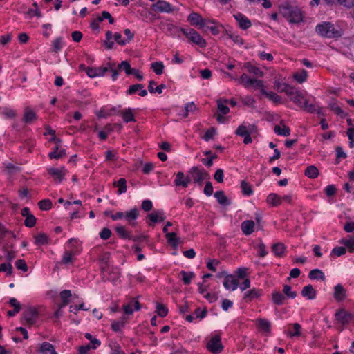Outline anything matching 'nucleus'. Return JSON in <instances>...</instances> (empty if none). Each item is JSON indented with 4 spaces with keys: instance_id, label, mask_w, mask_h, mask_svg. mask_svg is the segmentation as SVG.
<instances>
[{
    "instance_id": "obj_12",
    "label": "nucleus",
    "mask_w": 354,
    "mask_h": 354,
    "mask_svg": "<svg viewBox=\"0 0 354 354\" xmlns=\"http://www.w3.org/2000/svg\"><path fill=\"white\" fill-rule=\"evenodd\" d=\"M133 307L134 308V310L137 311L141 309L140 303L134 298H131L127 304L123 305V310L124 313L128 315L133 314Z\"/></svg>"
},
{
    "instance_id": "obj_29",
    "label": "nucleus",
    "mask_w": 354,
    "mask_h": 354,
    "mask_svg": "<svg viewBox=\"0 0 354 354\" xmlns=\"http://www.w3.org/2000/svg\"><path fill=\"white\" fill-rule=\"evenodd\" d=\"M254 222L252 220L244 221L241 223V230L245 235H250L253 233L254 228Z\"/></svg>"
},
{
    "instance_id": "obj_25",
    "label": "nucleus",
    "mask_w": 354,
    "mask_h": 354,
    "mask_svg": "<svg viewBox=\"0 0 354 354\" xmlns=\"http://www.w3.org/2000/svg\"><path fill=\"white\" fill-rule=\"evenodd\" d=\"M37 119V115L35 112L29 107H26L24 110L23 121L26 124H30Z\"/></svg>"
},
{
    "instance_id": "obj_21",
    "label": "nucleus",
    "mask_w": 354,
    "mask_h": 354,
    "mask_svg": "<svg viewBox=\"0 0 354 354\" xmlns=\"http://www.w3.org/2000/svg\"><path fill=\"white\" fill-rule=\"evenodd\" d=\"M262 292H263L262 290L252 288V289L247 291L246 292H245L243 299L245 302H250L252 300H253L254 299H257L259 297H261L262 295Z\"/></svg>"
},
{
    "instance_id": "obj_54",
    "label": "nucleus",
    "mask_w": 354,
    "mask_h": 354,
    "mask_svg": "<svg viewBox=\"0 0 354 354\" xmlns=\"http://www.w3.org/2000/svg\"><path fill=\"white\" fill-rule=\"evenodd\" d=\"M180 274L183 276L182 280L185 285L190 284L192 279L195 277L193 272H187L185 270H182Z\"/></svg>"
},
{
    "instance_id": "obj_46",
    "label": "nucleus",
    "mask_w": 354,
    "mask_h": 354,
    "mask_svg": "<svg viewBox=\"0 0 354 354\" xmlns=\"http://www.w3.org/2000/svg\"><path fill=\"white\" fill-rule=\"evenodd\" d=\"M109 254L106 253L100 258V266L102 272H106L109 266Z\"/></svg>"
},
{
    "instance_id": "obj_59",
    "label": "nucleus",
    "mask_w": 354,
    "mask_h": 354,
    "mask_svg": "<svg viewBox=\"0 0 354 354\" xmlns=\"http://www.w3.org/2000/svg\"><path fill=\"white\" fill-rule=\"evenodd\" d=\"M180 32L186 37V38L188 39V41L190 42L194 36V34L196 32V30L191 28H180Z\"/></svg>"
},
{
    "instance_id": "obj_58",
    "label": "nucleus",
    "mask_w": 354,
    "mask_h": 354,
    "mask_svg": "<svg viewBox=\"0 0 354 354\" xmlns=\"http://www.w3.org/2000/svg\"><path fill=\"white\" fill-rule=\"evenodd\" d=\"M335 151H336L335 164L337 165L339 163V159L340 158L345 159L347 157V155L344 151L343 148L340 146L336 147Z\"/></svg>"
},
{
    "instance_id": "obj_26",
    "label": "nucleus",
    "mask_w": 354,
    "mask_h": 354,
    "mask_svg": "<svg viewBox=\"0 0 354 354\" xmlns=\"http://www.w3.org/2000/svg\"><path fill=\"white\" fill-rule=\"evenodd\" d=\"M256 130V127L254 124L249 125L248 127L244 124L239 125L236 129L235 133L239 136H244L248 133H253Z\"/></svg>"
},
{
    "instance_id": "obj_13",
    "label": "nucleus",
    "mask_w": 354,
    "mask_h": 354,
    "mask_svg": "<svg viewBox=\"0 0 354 354\" xmlns=\"http://www.w3.org/2000/svg\"><path fill=\"white\" fill-rule=\"evenodd\" d=\"M160 28L169 36H176L180 32V28L169 23H161Z\"/></svg>"
},
{
    "instance_id": "obj_30",
    "label": "nucleus",
    "mask_w": 354,
    "mask_h": 354,
    "mask_svg": "<svg viewBox=\"0 0 354 354\" xmlns=\"http://www.w3.org/2000/svg\"><path fill=\"white\" fill-rule=\"evenodd\" d=\"M243 68H245L248 73H252L257 77H263L264 75V73L261 71L259 68L252 65L250 62L245 63Z\"/></svg>"
},
{
    "instance_id": "obj_42",
    "label": "nucleus",
    "mask_w": 354,
    "mask_h": 354,
    "mask_svg": "<svg viewBox=\"0 0 354 354\" xmlns=\"http://www.w3.org/2000/svg\"><path fill=\"white\" fill-rule=\"evenodd\" d=\"M154 85H156V82L154 80H151L148 86V90L151 93H158V94H161L162 90L166 88V85L164 84H161L156 86V88L153 87Z\"/></svg>"
},
{
    "instance_id": "obj_3",
    "label": "nucleus",
    "mask_w": 354,
    "mask_h": 354,
    "mask_svg": "<svg viewBox=\"0 0 354 354\" xmlns=\"http://www.w3.org/2000/svg\"><path fill=\"white\" fill-rule=\"evenodd\" d=\"M315 32L324 38L337 39L342 37V32L335 28L330 22L324 21L315 27Z\"/></svg>"
},
{
    "instance_id": "obj_44",
    "label": "nucleus",
    "mask_w": 354,
    "mask_h": 354,
    "mask_svg": "<svg viewBox=\"0 0 354 354\" xmlns=\"http://www.w3.org/2000/svg\"><path fill=\"white\" fill-rule=\"evenodd\" d=\"M328 108L335 112V114L339 115L341 118H344L348 115V113L344 112L339 106L335 102H331L328 105Z\"/></svg>"
},
{
    "instance_id": "obj_4",
    "label": "nucleus",
    "mask_w": 354,
    "mask_h": 354,
    "mask_svg": "<svg viewBox=\"0 0 354 354\" xmlns=\"http://www.w3.org/2000/svg\"><path fill=\"white\" fill-rule=\"evenodd\" d=\"M188 176L191 178V182L201 186L203 180L209 179L210 176L209 173L203 168H200L198 166H194L187 171Z\"/></svg>"
},
{
    "instance_id": "obj_55",
    "label": "nucleus",
    "mask_w": 354,
    "mask_h": 354,
    "mask_svg": "<svg viewBox=\"0 0 354 354\" xmlns=\"http://www.w3.org/2000/svg\"><path fill=\"white\" fill-rule=\"evenodd\" d=\"M52 202L50 199H43L38 203L39 209L42 211H47L52 208Z\"/></svg>"
},
{
    "instance_id": "obj_47",
    "label": "nucleus",
    "mask_w": 354,
    "mask_h": 354,
    "mask_svg": "<svg viewBox=\"0 0 354 354\" xmlns=\"http://www.w3.org/2000/svg\"><path fill=\"white\" fill-rule=\"evenodd\" d=\"M48 243V237L44 233H39L35 236V244L37 245H44Z\"/></svg>"
},
{
    "instance_id": "obj_20",
    "label": "nucleus",
    "mask_w": 354,
    "mask_h": 354,
    "mask_svg": "<svg viewBox=\"0 0 354 354\" xmlns=\"http://www.w3.org/2000/svg\"><path fill=\"white\" fill-rule=\"evenodd\" d=\"M66 156V150L61 147L54 146L52 148V151L48 153L50 159H61Z\"/></svg>"
},
{
    "instance_id": "obj_2",
    "label": "nucleus",
    "mask_w": 354,
    "mask_h": 354,
    "mask_svg": "<svg viewBox=\"0 0 354 354\" xmlns=\"http://www.w3.org/2000/svg\"><path fill=\"white\" fill-rule=\"evenodd\" d=\"M111 72V78L113 81L118 78L119 73L115 68V64L113 62H109L107 66L105 67H87L86 74L89 77L94 78L96 77L104 76V74L108 72Z\"/></svg>"
},
{
    "instance_id": "obj_32",
    "label": "nucleus",
    "mask_w": 354,
    "mask_h": 354,
    "mask_svg": "<svg viewBox=\"0 0 354 354\" xmlns=\"http://www.w3.org/2000/svg\"><path fill=\"white\" fill-rule=\"evenodd\" d=\"M290 100L294 102L297 105H298L299 107L303 108L306 99L301 94V93L295 90V94L292 95Z\"/></svg>"
},
{
    "instance_id": "obj_38",
    "label": "nucleus",
    "mask_w": 354,
    "mask_h": 354,
    "mask_svg": "<svg viewBox=\"0 0 354 354\" xmlns=\"http://www.w3.org/2000/svg\"><path fill=\"white\" fill-rule=\"evenodd\" d=\"M280 124L283 126V128H281L279 125H275L274 128V131L280 136H288L290 134V129L285 125L283 122L281 121L280 122Z\"/></svg>"
},
{
    "instance_id": "obj_62",
    "label": "nucleus",
    "mask_w": 354,
    "mask_h": 354,
    "mask_svg": "<svg viewBox=\"0 0 354 354\" xmlns=\"http://www.w3.org/2000/svg\"><path fill=\"white\" fill-rule=\"evenodd\" d=\"M98 21H102L104 19H108L109 22L111 24H113L115 21L114 19L112 17L111 15L107 11H103L102 12V16H100L97 18Z\"/></svg>"
},
{
    "instance_id": "obj_49",
    "label": "nucleus",
    "mask_w": 354,
    "mask_h": 354,
    "mask_svg": "<svg viewBox=\"0 0 354 354\" xmlns=\"http://www.w3.org/2000/svg\"><path fill=\"white\" fill-rule=\"evenodd\" d=\"M308 77V73L305 69H302L300 72H297L293 74V78L301 84L306 80Z\"/></svg>"
},
{
    "instance_id": "obj_64",
    "label": "nucleus",
    "mask_w": 354,
    "mask_h": 354,
    "mask_svg": "<svg viewBox=\"0 0 354 354\" xmlns=\"http://www.w3.org/2000/svg\"><path fill=\"white\" fill-rule=\"evenodd\" d=\"M110 348L111 350V354H125L124 351L121 349L120 345L117 342L111 344Z\"/></svg>"
},
{
    "instance_id": "obj_33",
    "label": "nucleus",
    "mask_w": 354,
    "mask_h": 354,
    "mask_svg": "<svg viewBox=\"0 0 354 354\" xmlns=\"http://www.w3.org/2000/svg\"><path fill=\"white\" fill-rule=\"evenodd\" d=\"M113 187L118 188L117 191L118 194H122L127 192V181L124 178H121L118 180L114 181L113 183Z\"/></svg>"
},
{
    "instance_id": "obj_19",
    "label": "nucleus",
    "mask_w": 354,
    "mask_h": 354,
    "mask_svg": "<svg viewBox=\"0 0 354 354\" xmlns=\"http://www.w3.org/2000/svg\"><path fill=\"white\" fill-rule=\"evenodd\" d=\"M234 17L238 21L239 26L242 30H246L252 26L250 20L242 13L234 15Z\"/></svg>"
},
{
    "instance_id": "obj_31",
    "label": "nucleus",
    "mask_w": 354,
    "mask_h": 354,
    "mask_svg": "<svg viewBox=\"0 0 354 354\" xmlns=\"http://www.w3.org/2000/svg\"><path fill=\"white\" fill-rule=\"evenodd\" d=\"M266 202L273 207H277L282 203V198L278 194L271 193L267 196Z\"/></svg>"
},
{
    "instance_id": "obj_18",
    "label": "nucleus",
    "mask_w": 354,
    "mask_h": 354,
    "mask_svg": "<svg viewBox=\"0 0 354 354\" xmlns=\"http://www.w3.org/2000/svg\"><path fill=\"white\" fill-rule=\"evenodd\" d=\"M333 297L338 302L342 301L346 298V290L342 284L339 283L334 287Z\"/></svg>"
},
{
    "instance_id": "obj_43",
    "label": "nucleus",
    "mask_w": 354,
    "mask_h": 354,
    "mask_svg": "<svg viewBox=\"0 0 354 354\" xmlns=\"http://www.w3.org/2000/svg\"><path fill=\"white\" fill-rule=\"evenodd\" d=\"M308 277L312 280L320 279L322 281H324L326 279L324 272L321 270L317 268L310 271Z\"/></svg>"
},
{
    "instance_id": "obj_14",
    "label": "nucleus",
    "mask_w": 354,
    "mask_h": 354,
    "mask_svg": "<svg viewBox=\"0 0 354 354\" xmlns=\"http://www.w3.org/2000/svg\"><path fill=\"white\" fill-rule=\"evenodd\" d=\"M47 171L48 174L57 180L59 183L64 180L66 171L64 167H62L60 169L55 167H50L48 168Z\"/></svg>"
},
{
    "instance_id": "obj_15",
    "label": "nucleus",
    "mask_w": 354,
    "mask_h": 354,
    "mask_svg": "<svg viewBox=\"0 0 354 354\" xmlns=\"http://www.w3.org/2000/svg\"><path fill=\"white\" fill-rule=\"evenodd\" d=\"M124 217L128 222V223L132 227L136 226L137 223L135 221L139 216V210L135 207L129 211L126 212Z\"/></svg>"
},
{
    "instance_id": "obj_37",
    "label": "nucleus",
    "mask_w": 354,
    "mask_h": 354,
    "mask_svg": "<svg viewBox=\"0 0 354 354\" xmlns=\"http://www.w3.org/2000/svg\"><path fill=\"white\" fill-rule=\"evenodd\" d=\"M39 351L41 354H57L53 346L48 342H43Z\"/></svg>"
},
{
    "instance_id": "obj_9",
    "label": "nucleus",
    "mask_w": 354,
    "mask_h": 354,
    "mask_svg": "<svg viewBox=\"0 0 354 354\" xmlns=\"http://www.w3.org/2000/svg\"><path fill=\"white\" fill-rule=\"evenodd\" d=\"M206 19L202 18L197 12H192L187 17V21L192 26H198L199 28L204 29L206 25Z\"/></svg>"
},
{
    "instance_id": "obj_61",
    "label": "nucleus",
    "mask_w": 354,
    "mask_h": 354,
    "mask_svg": "<svg viewBox=\"0 0 354 354\" xmlns=\"http://www.w3.org/2000/svg\"><path fill=\"white\" fill-rule=\"evenodd\" d=\"M144 85L141 84H136L131 85L128 90L126 91L127 95H131L135 94L137 91L140 90V88H143Z\"/></svg>"
},
{
    "instance_id": "obj_51",
    "label": "nucleus",
    "mask_w": 354,
    "mask_h": 354,
    "mask_svg": "<svg viewBox=\"0 0 354 354\" xmlns=\"http://www.w3.org/2000/svg\"><path fill=\"white\" fill-rule=\"evenodd\" d=\"M196 109V106L194 102L187 103L184 109L181 111L180 113L183 118H186L188 116L189 112H193Z\"/></svg>"
},
{
    "instance_id": "obj_60",
    "label": "nucleus",
    "mask_w": 354,
    "mask_h": 354,
    "mask_svg": "<svg viewBox=\"0 0 354 354\" xmlns=\"http://www.w3.org/2000/svg\"><path fill=\"white\" fill-rule=\"evenodd\" d=\"M156 312L161 317H165L168 314V308L162 304H158L156 306Z\"/></svg>"
},
{
    "instance_id": "obj_22",
    "label": "nucleus",
    "mask_w": 354,
    "mask_h": 354,
    "mask_svg": "<svg viewBox=\"0 0 354 354\" xmlns=\"http://www.w3.org/2000/svg\"><path fill=\"white\" fill-rule=\"evenodd\" d=\"M301 295L308 299H314L316 297L317 292L312 285L304 286L301 292Z\"/></svg>"
},
{
    "instance_id": "obj_27",
    "label": "nucleus",
    "mask_w": 354,
    "mask_h": 354,
    "mask_svg": "<svg viewBox=\"0 0 354 354\" xmlns=\"http://www.w3.org/2000/svg\"><path fill=\"white\" fill-rule=\"evenodd\" d=\"M115 232L120 239L130 240L131 238V232L127 230V229L124 226H122V225L115 226Z\"/></svg>"
},
{
    "instance_id": "obj_34",
    "label": "nucleus",
    "mask_w": 354,
    "mask_h": 354,
    "mask_svg": "<svg viewBox=\"0 0 354 354\" xmlns=\"http://www.w3.org/2000/svg\"><path fill=\"white\" fill-rule=\"evenodd\" d=\"M122 120L124 122H136L133 109L131 108L125 109L121 112Z\"/></svg>"
},
{
    "instance_id": "obj_35",
    "label": "nucleus",
    "mask_w": 354,
    "mask_h": 354,
    "mask_svg": "<svg viewBox=\"0 0 354 354\" xmlns=\"http://www.w3.org/2000/svg\"><path fill=\"white\" fill-rule=\"evenodd\" d=\"M238 81L239 83L243 84L245 88H248L252 86L254 82H256V79L250 77L246 73H243Z\"/></svg>"
},
{
    "instance_id": "obj_63",
    "label": "nucleus",
    "mask_w": 354,
    "mask_h": 354,
    "mask_svg": "<svg viewBox=\"0 0 354 354\" xmlns=\"http://www.w3.org/2000/svg\"><path fill=\"white\" fill-rule=\"evenodd\" d=\"M37 218L33 214L29 215L26 217L24 221L25 226L28 227H33L36 224Z\"/></svg>"
},
{
    "instance_id": "obj_36",
    "label": "nucleus",
    "mask_w": 354,
    "mask_h": 354,
    "mask_svg": "<svg viewBox=\"0 0 354 354\" xmlns=\"http://www.w3.org/2000/svg\"><path fill=\"white\" fill-rule=\"evenodd\" d=\"M214 197L216 198L218 203L222 205L227 206L230 205V201L222 190L216 192L214 193Z\"/></svg>"
},
{
    "instance_id": "obj_1",
    "label": "nucleus",
    "mask_w": 354,
    "mask_h": 354,
    "mask_svg": "<svg viewBox=\"0 0 354 354\" xmlns=\"http://www.w3.org/2000/svg\"><path fill=\"white\" fill-rule=\"evenodd\" d=\"M279 13L290 24H299L304 21L301 10L288 3H284L279 6Z\"/></svg>"
},
{
    "instance_id": "obj_56",
    "label": "nucleus",
    "mask_w": 354,
    "mask_h": 354,
    "mask_svg": "<svg viewBox=\"0 0 354 354\" xmlns=\"http://www.w3.org/2000/svg\"><path fill=\"white\" fill-rule=\"evenodd\" d=\"M151 68L156 75H161L163 72L164 64L162 62H156L151 64Z\"/></svg>"
},
{
    "instance_id": "obj_28",
    "label": "nucleus",
    "mask_w": 354,
    "mask_h": 354,
    "mask_svg": "<svg viewBox=\"0 0 354 354\" xmlns=\"http://www.w3.org/2000/svg\"><path fill=\"white\" fill-rule=\"evenodd\" d=\"M286 250V247L283 243H277L272 246V252L277 257H283L285 255Z\"/></svg>"
},
{
    "instance_id": "obj_5",
    "label": "nucleus",
    "mask_w": 354,
    "mask_h": 354,
    "mask_svg": "<svg viewBox=\"0 0 354 354\" xmlns=\"http://www.w3.org/2000/svg\"><path fill=\"white\" fill-rule=\"evenodd\" d=\"M38 315L39 313L37 308L28 307L23 312L21 322L23 324L31 326L36 323Z\"/></svg>"
},
{
    "instance_id": "obj_48",
    "label": "nucleus",
    "mask_w": 354,
    "mask_h": 354,
    "mask_svg": "<svg viewBox=\"0 0 354 354\" xmlns=\"http://www.w3.org/2000/svg\"><path fill=\"white\" fill-rule=\"evenodd\" d=\"M258 327L260 330L266 332V333H270V322L264 319H258Z\"/></svg>"
},
{
    "instance_id": "obj_41",
    "label": "nucleus",
    "mask_w": 354,
    "mask_h": 354,
    "mask_svg": "<svg viewBox=\"0 0 354 354\" xmlns=\"http://www.w3.org/2000/svg\"><path fill=\"white\" fill-rule=\"evenodd\" d=\"M118 72L120 71L124 70L125 73L127 75H130L133 72V68H131L129 62L127 60L122 61L120 64L118 65L117 69Z\"/></svg>"
},
{
    "instance_id": "obj_39",
    "label": "nucleus",
    "mask_w": 354,
    "mask_h": 354,
    "mask_svg": "<svg viewBox=\"0 0 354 354\" xmlns=\"http://www.w3.org/2000/svg\"><path fill=\"white\" fill-rule=\"evenodd\" d=\"M190 43L194 44L201 48H205L207 46V41L201 36V35L197 31H196L195 34H194V36L192 40L190 41Z\"/></svg>"
},
{
    "instance_id": "obj_52",
    "label": "nucleus",
    "mask_w": 354,
    "mask_h": 354,
    "mask_svg": "<svg viewBox=\"0 0 354 354\" xmlns=\"http://www.w3.org/2000/svg\"><path fill=\"white\" fill-rule=\"evenodd\" d=\"M282 293L286 296V298L295 299L297 295V292L293 291L292 290V287L289 285L283 286V289Z\"/></svg>"
},
{
    "instance_id": "obj_57",
    "label": "nucleus",
    "mask_w": 354,
    "mask_h": 354,
    "mask_svg": "<svg viewBox=\"0 0 354 354\" xmlns=\"http://www.w3.org/2000/svg\"><path fill=\"white\" fill-rule=\"evenodd\" d=\"M294 331H288V335L290 337H299L301 335V326L298 323H294L292 324Z\"/></svg>"
},
{
    "instance_id": "obj_16",
    "label": "nucleus",
    "mask_w": 354,
    "mask_h": 354,
    "mask_svg": "<svg viewBox=\"0 0 354 354\" xmlns=\"http://www.w3.org/2000/svg\"><path fill=\"white\" fill-rule=\"evenodd\" d=\"M147 218L152 223H149V226H153V224L158 222H162L165 219L163 210L159 209L147 215Z\"/></svg>"
},
{
    "instance_id": "obj_53",
    "label": "nucleus",
    "mask_w": 354,
    "mask_h": 354,
    "mask_svg": "<svg viewBox=\"0 0 354 354\" xmlns=\"http://www.w3.org/2000/svg\"><path fill=\"white\" fill-rule=\"evenodd\" d=\"M241 188L242 193L245 196H250L253 193L251 185L245 180L241 182Z\"/></svg>"
},
{
    "instance_id": "obj_8",
    "label": "nucleus",
    "mask_w": 354,
    "mask_h": 354,
    "mask_svg": "<svg viewBox=\"0 0 354 354\" xmlns=\"http://www.w3.org/2000/svg\"><path fill=\"white\" fill-rule=\"evenodd\" d=\"M151 10L154 12L171 13L174 11V8L167 1L158 0L151 6Z\"/></svg>"
},
{
    "instance_id": "obj_10",
    "label": "nucleus",
    "mask_w": 354,
    "mask_h": 354,
    "mask_svg": "<svg viewBox=\"0 0 354 354\" xmlns=\"http://www.w3.org/2000/svg\"><path fill=\"white\" fill-rule=\"evenodd\" d=\"M174 185L177 187H182L187 188L189 184L191 183V178L188 176H185L184 173L179 171L176 174V178L174 180Z\"/></svg>"
},
{
    "instance_id": "obj_17",
    "label": "nucleus",
    "mask_w": 354,
    "mask_h": 354,
    "mask_svg": "<svg viewBox=\"0 0 354 354\" xmlns=\"http://www.w3.org/2000/svg\"><path fill=\"white\" fill-rule=\"evenodd\" d=\"M223 286L227 290H235L239 286V281L232 274L225 276Z\"/></svg>"
},
{
    "instance_id": "obj_7",
    "label": "nucleus",
    "mask_w": 354,
    "mask_h": 354,
    "mask_svg": "<svg viewBox=\"0 0 354 354\" xmlns=\"http://www.w3.org/2000/svg\"><path fill=\"white\" fill-rule=\"evenodd\" d=\"M207 348L214 354L221 353L223 348L221 336L219 335H216L212 337L207 344Z\"/></svg>"
},
{
    "instance_id": "obj_11",
    "label": "nucleus",
    "mask_w": 354,
    "mask_h": 354,
    "mask_svg": "<svg viewBox=\"0 0 354 354\" xmlns=\"http://www.w3.org/2000/svg\"><path fill=\"white\" fill-rule=\"evenodd\" d=\"M274 88L279 92H284L288 96H291L295 94V87L286 84V83H281L279 81L274 82Z\"/></svg>"
},
{
    "instance_id": "obj_24",
    "label": "nucleus",
    "mask_w": 354,
    "mask_h": 354,
    "mask_svg": "<svg viewBox=\"0 0 354 354\" xmlns=\"http://www.w3.org/2000/svg\"><path fill=\"white\" fill-rule=\"evenodd\" d=\"M272 301L277 306L283 305L286 301V296L279 290H274L272 295Z\"/></svg>"
},
{
    "instance_id": "obj_23",
    "label": "nucleus",
    "mask_w": 354,
    "mask_h": 354,
    "mask_svg": "<svg viewBox=\"0 0 354 354\" xmlns=\"http://www.w3.org/2000/svg\"><path fill=\"white\" fill-rule=\"evenodd\" d=\"M167 243L174 249H176L178 245L181 243L180 238L177 237L176 233L169 232L165 234Z\"/></svg>"
},
{
    "instance_id": "obj_45",
    "label": "nucleus",
    "mask_w": 354,
    "mask_h": 354,
    "mask_svg": "<svg viewBox=\"0 0 354 354\" xmlns=\"http://www.w3.org/2000/svg\"><path fill=\"white\" fill-rule=\"evenodd\" d=\"M304 174L310 178L314 179L319 176V170L315 166L310 165L306 167Z\"/></svg>"
},
{
    "instance_id": "obj_6",
    "label": "nucleus",
    "mask_w": 354,
    "mask_h": 354,
    "mask_svg": "<svg viewBox=\"0 0 354 354\" xmlns=\"http://www.w3.org/2000/svg\"><path fill=\"white\" fill-rule=\"evenodd\" d=\"M335 317L343 325H347L354 322V314L346 311L344 308L337 310L335 313Z\"/></svg>"
},
{
    "instance_id": "obj_40",
    "label": "nucleus",
    "mask_w": 354,
    "mask_h": 354,
    "mask_svg": "<svg viewBox=\"0 0 354 354\" xmlns=\"http://www.w3.org/2000/svg\"><path fill=\"white\" fill-rule=\"evenodd\" d=\"M77 252L75 250L68 251L66 250L62 257L61 263L67 265L73 262V256L76 255Z\"/></svg>"
},
{
    "instance_id": "obj_50",
    "label": "nucleus",
    "mask_w": 354,
    "mask_h": 354,
    "mask_svg": "<svg viewBox=\"0 0 354 354\" xmlns=\"http://www.w3.org/2000/svg\"><path fill=\"white\" fill-rule=\"evenodd\" d=\"M339 243L346 246L349 252L352 253L354 252V238L342 239Z\"/></svg>"
}]
</instances>
